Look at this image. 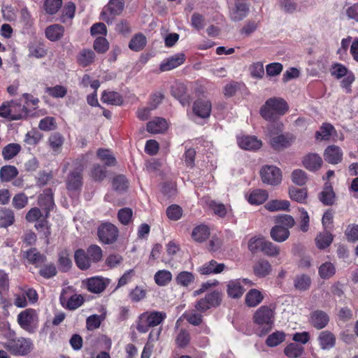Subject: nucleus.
Segmentation results:
<instances>
[{
    "instance_id": "f257e3e1",
    "label": "nucleus",
    "mask_w": 358,
    "mask_h": 358,
    "mask_svg": "<svg viewBox=\"0 0 358 358\" xmlns=\"http://www.w3.org/2000/svg\"><path fill=\"white\" fill-rule=\"evenodd\" d=\"M288 109V104L283 99L272 97L266 101L259 112L264 120L273 121L278 117L285 115Z\"/></svg>"
},
{
    "instance_id": "f03ea898",
    "label": "nucleus",
    "mask_w": 358,
    "mask_h": 358,
    "mask_svg": "<svg viewBox=\"0 0 358 358\" xmlns=\"http://www.w3.org/2000/svg\"><path fill=\"white\" fill-rule=\"evenodd\" d=\"M269 143L271 146L275 150H283L292 145L294 137L290 134H284L278 135L275 131L281 130V126L275 128V124H271L268 128Z\"/></svg>"
},
{
    "instance_id": "7ed1b4c3",
    "label": "nucleus",
    "mask_w": 358,
    "mask_h": 358,
    "mask_svg": "<svg viewBox=\"0 0 358 358\" xmlns=\"http://www.w3.org/2000/svg\"><path fill=\"white\" fill-rule=\"evenodd\" d=\"M3 346L13 355L24 356L31 351L33 344L30 339L20 337L8 339Z\"/></svg>"
},
{
    "instance_id": "20e7f679",
    "label": "nucleus",
    "mask_w": 358,
    "mask_h": 358,
    "mask_svg": "<svg viewBox=\"0 0 358 358\" xmlns=\"http://www.w3.org/2000/svg\"><path fill=\"white\" fill-rule=\"evenodd\" d=\"M166 317L164 312L152 311L144 313L139 317L137 330L141 333H146L150 327L161 324Z\"/></svg>"
},
{
    "instance_id": "39448f33",
    "label": "nucleus",
    "mask_w": 358,
    "mask_h": 358,
    "mask_svg": "<svg viewBox=\"0 0 358 358\" xmlns=\"http://www.w3.org/2000/svg\"><path fill=\"white\" fill-rule=\"evenodd\" d=\"M17 322L22 329L29 333H33L38 327V313L34 309H25L18 314Z\"/></svg>"
},
{
    "instance_id": "423d86ee",
    "label": "nucleus",
    "mask_w": 358,
    "mask_h": 358,
    "mask_svg": "<svg viewBox=\"0 0 358 358\" xmlns=\"http://www.w3.org/2000/svg\"><path fill=\"white\" fill-rule=\"evenodd\" d=\"M273 318V310L267 307H260L254 315V321L263 329V334H266L271 329Z\"/></svg>"
},
{
    "instance_id": "0eeeda50",
    "label": "nucleus",
    "mask_w": 358,
    "mask_h": 358,
    "mask_svg": "<svg viewBox=\"0 0 358 358\" xmlns=\"http://www.w3.org/2000/svg\"><path fill=\"white\" fill-rule=\"evenodd\" d=\"M97 234L101 242L105 244H111L117 241L119 231L113 224L104 222L98 227Z\"/></svg>"
},
{
    "instance_id": "6e6552de",
    "label": "nucleus",
    "mask_w": 358,
    "mask_h": 358,
    "mask_svg": "<svg viewBox=\"0 0 358 358\" xmlns=\"http://www.w3.org/2000/svg\"><path fill=\"white\" fill-rule=\"evenodd\" d=\"M124 4L123 0H110L101 11V19L108 24H112L115 17L123 10Z\"/></svg>"
},
{
    "instance_id": "1a4fd4ad",
    "label": "nucleus",
    "mask_w": 358,
    "mask_h": 358,
    "mask_svg": "<svg viewBox=\"0 0 358 358\" xmlns=\"http://www.w3.org/2000/svg\"><path fill=\"white\" fill-rule=\"evenodd\" d=\"M260 176L262 182L270 185H278L282 180L280 169L273 165L264 166L261 169Z\"/></svg>"
},
{
    "instance_id": "9d476101",
    "label": "nucleus",
    "mask_w": 358,
    "mask_h": 358,
    "mask_svg": "<svg viewBox=\"0 0 358 358\" xmlns=\"http://www.w3.org/2000/svg\"><path fill=\"white\" fill-rule=\"evenodd\" d=\"M185 60V55L182 52L177 53L162 61L159 66L161 71H168L182 65Z\"/></svg>"
},
{
    "instance_id": "9b49d317",
    "label": "nucleus",
    "mask_w": 358,
    "mask_h": 358,
    "mask_svg": "<svg viewBox=\"0 0 358 358\" xmlns=\"http://www.w3.org/2000/svg\"><path fill=\"white\" fill-rule=\"evenodd\" d=\"M211 108V102L207 99H198L193 105L194 113L203 119L210 116Z\"/></svg>"
},
{
    "instance_id": "f8f14e48",
    "label": "nucleus",
    "mask_w": 358,
    "mask_h": 358,
    "mask_svg": "<svg viewBox=\"0 0 358 358\" xmlns=\"http://www.w3.org/2000/svg\"><path fill=\"white\" fill-rule=\"evenodd\" d=\"M239 147L244 150H255L259 149L262 143L255 136H243L238 138Z\"/></svg>"
},
{
    "instance_id": "ddd939ff",
    "label": "nucleus",
    "mask_w": 358,
    "mask_h": 358,
    "mask_svg": "<svg viewBox=\"0 0 358 358\" xmlns=\"http://www.w3.org/2000/svg\"><path fill=\"white\" fill-rule=\"evenodd\" d=\"M242 282H248L247 279L231 280L227 284V294L229 296L234 299H238L242 296L244 293V288Z\"/></svg>"
},
{
    "instance_id": "4468645a",
    "label": "nucleus",
    "mask_w": 358,
    "mask_h": 358,
    "mask_svg": "<svg viewBox=\"0 0 358 358\" xmlns=\"http://www.w3.org/2000/svg\"><path fill=\"white\" fill-rule=\"evenodd\" d=\"M108 280L102 277H93L87 280V289L93 293H101L106 287Z\"/></svg>"
},
{
    "instance_id": "2eb2a0df",
    "label": "nucleus",
    "mask_w": 358,
    "mask_h": 358,
    "mask_svg": "<svg viewBox=\"0 0 358 358\" xmlns=\"http://www.w3.org/2000/svg\"><path fill=\"white\" fill-rule=\"evenodd\" d=\"M248 13V7L243 1L236 3L235 6L230 9V18L235 22L241 21L245 18Z\"/></svg>"
},
{
    "instance_id": "dca6fc26",
    "label": "nucleus",
    "mask_w": 358,
    "mask_h": 358,
    "mask_svg": "<svg viewBox=\"0 0 358 358\" xmlns=\"http://www.w3.org/2000/svg\"><path fill=\"white\" fill-rule=\"evenodd\" d=\"M324 157L327 162L336 164L341 161L343 152L339 147L329 145L325 150Z\"/></svg>"
},
{
    "instance_id": "f3484780",
    "label": "nucleus",
    "mask_w": 358,
    "mask_h": 358,
    "mask_svg": "<svg viewBox=\"0 0 358 358\" xmlns=\"http://www.w3.org/2000/svg\"><path fill=\"white\" fill-rule=\"evenodd\" d=\"M167 121L163 117H155L147 124V131L152 134L164 132L168 129Z\"/></svg>"
},
{
    "instance_id": "a211bd4d",
    "label": "nucleus",
    "mask_w": 358,
    "mask_h": 358,
    "mask_svg": "<svg viewBox=\"0 0 358 358\" xmlns=\"http://www.w3.org/2000/svg\"><path fill=\"white\" fill-rule=\"evenodd\" d=\"M23 258L29 264L41 266L45 261V257L38 252L36 249L31 248L23 253Z\"/></svg>"
},
{
    "instance_id": "6ab92c4d",
    "label": "nucleus",
    "mask_w": 358,
    "mask_h": 358,
    "mask_svg": "<svg viewBox=\"0 0 358 358\" xmlns=\"http://www.w3.org/2000/svg\"><path fill=\"white\" fill-rule=\"evenodd\" d=\"M83 168L79 169L78 171L71 172L66 180L67 189L69 191H78L82 186V176L81 171Z\"/></svg>"
},
{
    "instance_id": "aec40b11",
    "label": "nucleus",
    "mask_w": 358,
    "mask_h": 358,
    "mask_svg": "<svg viewBox=\"0 0 358 358\" xmlns=\"http://www.w3.org/2000/svg\"><path fill=\"white\" fill-rule=\"evenodd\" d=\"M329 320L327 314L322 310L313 312L310 317L311 324L317 329H323Z\"/></svg>"
},
{
    "instance_id": "412c9836",
    "label": "nucleus",
    "mask_w": 358,
    "mask_h": 358,
    "mask_svg": "<svg viewBox=\"0 0 358 358\" xmlns=\"http://www.w3.org/2000/svg\"><path fill=\"white\" fill-rule=\"evenodd\" d=\"M318 342L322 350H329L332 348L336 343L335 336L329 331H323L320 333Z\"/></svg>"
},
{
    "instance_id": "4be33fe9",
    "label": "nucleus",
    "mask_w": 358,
    "mask_h": 358,
    "mask_svg": "<svg viewBox=\"0 0 358 358\" xmlns=\"http://www.w3.org/2000/svg\"><path fill=\"white\" fill-rule=\"evenodd\" d=\"M224 267V264H218L217 262L211 260L199 267L198 271L202 275L217 274L221 273Z\"/></svg>"
},
{
    "instance_id": "5701e85b",
    "label": "nucleus",
    "mask_w": 358,
    "mask_h": 358,
    "mask_svg": "<svg viewBox=\"0 0 358 358\" xmlns=\"http://www.w3.org/2000/svg\"><path fill=\"white\" fill-rule=\"evenodd\" d=\"M268 198L266 190L257 189L251 191L247 195V199L250 204L259 205L263 203Z\"/></svg>"
},
{
    "instance_id": "b1692460",
    "label": "nucleus",
    "mask_w": 358,
    "mask_h": 358,
    "mask_svg": "<svg viewBox=\"0 0 358 358\" xmlns=\"http://www.w3.org/2000/svg\"><path fill=\"white\" fill-rule=\"evenodd\" d=\"M210 236V229L205 224H200L195 227L192 232V238L198 243L206 241Z\"/></svg>"
},
{
    "instance_id": "393cba45",
    "label": "nucleus",
    "mask_w": 358,
    "mask_h": 358,
    "mask_svg": "<svg viewBox=\"0 0 358 358\" xmlns=\"http://www.w3.org/2000/svg\"><path fill=\"white\" fill-rule=\"evenodd\" d=\"M27 115V110L24 106L15 101L10 102V120H17Z\"/></svg>"
},
{
    "instance_id": "a878e982",
    "label": "nucleus",
    "mask_w": 358,
    "mask_h": 358,
    "mask_svg": "<svg viewBox=\"0 0 358 358\" xmlns=\"http://www.w3.org/2000/svg\"><path fill=\"white\" fill-rule=\"evenodd\" d=\"M322 164V158L317 154H308L303 160V166L310 171L319 169Z\"/></svg>"
},
{
    "instance_id": "bb28decb",
    "label": "nucleus",
    "mask_w": 358,
    "mask_h": 358,
    "mask_svg": "<svg viewBox=\"0 0 358 358\" xmlns=\"http://www.w3.org/2000/svg\"><path fill=\"white\" fill-rule=\"evenodd\" d=\"M75 262L78 267L82 270H85L91 266L92 262L90 261L87 252L82 249L77 250L74 255Z\"/></svg>"
},
{
    "instance_id": "cd10ccee",
    "label": "nucleus",
    "mask_w": 358,
    "mask_h": 358,
    "mask_svg": "<svg viewBox=\"0 0 358 358\" xmlns=\"http://www.w3.org/2000/svg\"><path fill=\"white\" fill-rule=\"evenodd\" d=\"M147 44V38L144 34L138 33L135 34L131 39L129 43L130 50L139 52L142 50Z\"/></svg>"
},
{
    "instance_id": "c85d7f7f",
    "label": "nucleus",
    "mask_w": 358,
    "mask_h": 358,
    "mask_svg": "<svg viewBox=\"0 0 358 358\" xmlns=\"http://www.w3.org/2000/svg\"><path fill=\"white\" fill-rule=\"evenodd\" d=\"M289 236V231L281 226L275 225L271 230V238L277 242H283L288 238Z\"/></svg>"
},
{
    "instance_id": "c756f323",
    "label": "nucleus",
    "mask_w": 358,
    "mask_h": 358,
    "mask_svg": "<svg viewBox=\"0 0 358 358\" xmlns=\"http://www.w3.org/2000/svg\"><path fill=\"white\" fill-rule=\"evenodd\" d=\"M38 205L45 210L46 213H48L49 210L53 207L54 201L50 189L45 190L43 194L40 195Z\"/></svg>"
},
{
    "instance_id": "7c9ffc66",
    "label": "nucleus",
    "mask_w": 358,
    "mask_h": 358,
    "mask_svg": "<svg viewBox=\"0 0 358 358\" xmlns=\"http://www.w3.org/2000/svg\"><path fill=\"white\" fill-rule=\"evenodd\" d=\"M245 299L248 306L255 307L262 302L263 296L260 291L252 289L246 294Z\"/></svg>"
},
{
    "instance_id": "2f4dec72",
    "label": "nucleus",
    "mask_w": 358,
    "mask_h": 358,
    "mask_svg": "<svg viewBox=\"0 0 358 358\" xmlns=\"http://www.w3.org/2000/svg\"><path fill=\"white\" fill-rule=\"evenodd\" d=\"M95 59V54L92 50H82L78 57L77 61L80 66H87L91 64Z\"/></svg>"
},
{
    "instance_id": "473e14b6",
    "label": "nucleus",
    "mask_w": 358,
    "mask_h": 358,
    "mask_svg": "<svg viewBox=\"0 0 358 358\" xmlns=\"http://www.w3.org/2000/svg\"><path fill=\"white\" fill-rule=\"evenodd\" d=\"M271 271V265L267 260L260 259L254 266V272L258 277H265Z\"/></svg>"
},
{
    "instance_id": "72a5a7b5",
    "label": "nucleus",
    "mask_w": 358,
    "mask_h": 358,
    "mask_svg": "<svg viewBox=\"0 0 358 358\" xmlns=\"http://www.w3.org/2000/svg\"><path fill=\"white\" fill-rule=\"evenodd\" d=\"M333 236L329 231L320 233L315 238L316 245L319 249H324L330 245Z\"/></svg>"
},
{
    "instance_id": "f704fd0d",
    "label": "nucleus",
    "mask_w": 358,
    "mask_h": 358,
    "mask_svg": "<svg viewBox=\"0 0 358 358\" xmlns=\"http://www.w3.org/2000/svg\"><path fill=\"white\" fill-rule=\"evenodd\" d=\"M63 34L64 28L59 24L50 25L45 30L46 37L52 41L59 40L63 36Z\"/></svg>"
},
{
    "instance_id": "c9c22d12",
    "label": "nucleus",
    "mask_w": 358,
    "mask_h": 358,
    "mask_svg": "<svg viewBox=\"0 0 358 358\" xmlns=\"http://www.w3.org/2000/svg\"><path fill=\"white\" fill-rule=\"evenodd\" d=\"M304 351L302 345L296 343H291L284 349V353L289 358H296L300 357Z\"/></svg>"
},
{
    "instance_id": "e433bc0d",
    "label": "nucleus",
    "mask_w": 358,
    "mask_h": 358,
    "mask_svg": "<svg viewBox=\"0 0 358 358\" xmlns=\"http://www.w3.org/2000/svg\"><path fill=\"white\" fill-rule=\"evenodd\" d=\"M289 202L287 200H271L268 201L265 208L269 211L289 210Z\"/></svg>"
},
{
    "instance_id": "4c0bfd02",
    "label": "nucleus",
    "mask_w": 358,
    "mask_h": 358,
    "mask_svg": "<svg viewBox=\"0 0 358 358\" xmlns=\"http://www.w3.org/2000/svg\"><path fill=\"white\" fill-rule=\"evenodd\" d=\"M101 101L108 104L119 106L122 103V98L116 92H103Z\"/></svg>"
},
{
    "instance_id": "58836bf2",
    "label": "nucleus",
    "mask_w": 358,
    "mask_h": 358,
    "mask_svg": "<svg viewBox=\"0 0 358 358\" xmlns=\"http://www.w3.org/2000/svg\"><path fill=\"white\" fill-rule=\"evenodd\" d=\"M334 132H335V129L331 124L324 123L320 128V130L316 132L315 137L317 140L327 141L330 138Z\"/></svg>"
},
{
    "instance_id": "ea45409f",
    "label": "nucleus",
    "mask_w": 358,
    "mask_h": 358,
    "mask_svg": "<svg viewBox=\"0 0 358 358\" xmlns=\"http://www.w3.org/2000/svg\"><path fill=\"white\" fill-rule=\"evenodd\" d=\"M64 142V136L58 132L52 134L48 138V143L50 148L53 150L54 152H56L60 151Z\"/></svg>"
},
{
    "instance_id": "a19ab883",
    "label": "nucleus",
    "mask_w": 358,
    "mask_h": 358,
    "mask_svg": "<svg viewBox=\"0 0 358 358\" xmlns=\"http://www.w3.org/2000/svg\"><path fill=\"white\" fill-rule=\"evenodd\" d=\"M194 280V275L192 273L189 271H181L177 275L176 278L177 284L185 287L193 283Z\"/></svg>"
},
{
    "instance_id": "79ce46f5",
    "label": "nucleus",
    "mask_w": 358,
    "mask_h": 358,
    "mask_svg": "<svg viewBox=\"0 0 358 358\" xmlns=\"http://www.w3.org/2000/svg\"><path fill=\"white\" fill-rule=\"evenodd\" d=\"M18 174L17 169L13 166H4L0 170V178L3 182H8Z\"/></svg>"
},
{
    "instance_id": "37998d69",
    "label": "nucleus",
    "mask_w": 358,
    "mask_h": 358,
    "mask_svg": "<svg viewBox=\"0 0 358 358\" xmlns=\"http://www.w3.org/2000/svg\"><path fill=\"white\" fill-rule=\"evenodd\" d=\"M334 196L331 186L326 183L324 189L320 193V200L325 205H331L334 203Z\"/></svg>"
},
{
    "instance_id": "c03bdc74",
    "label": "nucleus",
    "mask_w": 358,
    "mask_h": 358,
    "mask_svg": "<svg viewBox=\"0 0 358 358\" xmlns=\"http://www.w3.org/2000/svg\"><path fill=\"white\" fill-rule=\"evenodd\" d=\"M87 253L90 261L92 263H97L102 259L103 252L101 248L96 245H91L87 249Z\"/></svg>"
},
{
    "instance_id": "a18cd8bd",
    "label": "nucleus",
    "mask_w": 358,
    "mask_h": 358,
    "mask_svg": "<svg viewBox=\"0 0 358 358\" xmlns=\"http://www.w3.org/2000/svg\"><path fill=\"white\" fill-rule=\"evenodd\" d=\"M21 150V146L17 143H10L5 146L2 150L4 159L8 160L15 157Z\"/></svg>"
},
{
    "instance_id": "49530a36",
    "label": "nucleus",
    "mask_w": 358,
    "mask_h": 358,
    "mask_svg": "<svg viewBox=\"0 0 358 358\" xmlns=\"http://www.w3.org/2000/svg\"><path fill=\"white\" fill-rule=\"evenodd\" d=\"M15 220L14 213L11 210L3 209L0 210V227H7L13 224Z\"/></svg>"
},
{
    "instance_id": "de8ad7c7",
    "label": "nucleus",
    "mask_w": 358,
    "mask_h": 358,
    "mask_svg": "<svg viewBox=\"0 0 358 358\" xmlns=\"http://www.w3.org/2000/svg\"><path fill=\"white\" fill-rule=\"evenodd\" d=\"M311 283V280L309 276L302 274L297 275L294 280V287L300 291L308 289Z\"/></svg>"
},
{
    "instance_id": "09e8293b",
    "label": "nucleus",
    "mask_w": 358,
    "mask_h": 358,
    "mask_svg": "<svg viewBox=\"0 0 358 358\" xmlns=\"http://www.w3.org/2000/svg\"><path fill=\"white\" fill-rule=\"evenodd\" d=\"M155 281L159 286L166 285L172 279V274L169 271L160 270L155 275Z\"/></svg>"
},
{
    "instance_id": "8fccbe9b",
    "label": "nucleus",
    "mask_w": 358,
    "mask_h": 358,
    "mask_svg": "<svg viewBox=\"0 0 358 358\" xmlns=\"http://www.w3.org/2000/svg\"><path fill=\"white\" fill-rule=\"evenodd\" d=\"M289 194L292 200L299 203H304L307 198V191L305 189L291 187L289 191Z\"/></svg>"
},
{
    "instance_id": "3c124183",
    "label": "nucleus",
    "mask_w": 358,
    "mask_h": 358,
    "mask_svg": "<svg viewBox=\"0 0 358 358\" xmlns=\"http://www.w3.org/2000/svg\"><path fill=\"white\" fill-rule=\"evenodd\" d=\"M336 269L331 262L322 264L318 269L319 275L322 278L328 279L332 277L335 273Z\"/></svg>"
},
{
    "instance_id": "603ef678",
    "label": "nucleus",
    "mask_w": 358,
    "mask_h": 358,
    "mask_svg": "<svg viewBox=\"0 0 358 358\" xmlns=\"http://www.w3.org/2000/svg\"><path fill=\"white\" fill-rule=\"evenodd\" d=\"M97 156L106 166H113L115 164V159L109 150H98Z\"/></svg>"
},
{
    "instance_id": "864d4df0",
    "label": "nucleus",
    "mask_w": 358,
    "mask_h": 358,
    "mask_svg": "<svg viewBox=\"0 0 358 358\" xmlns=\"http://www.w3.org/2000/svg\"><path fill=\"white\" fill-rule=\"evenodd\" d=\"M285 334L282 331H275L269 335L266 341V343L269 347H275L278 345L285 341Z\"/></svg>"
},
{
    "instance_id": "5fc2aeb1",
    "label": "nucleus",
    "mask_w": 358,
    "mask_h": 358,
    "mask_svg": "<svg viewBox=\"0 0 358 358\" xmlns=\"http://www.w3.org/2000/svg\"><path fill=\"white\" fill-rule=\"evenodd\" d=\"M46 55V51L44 50L42 45L34 42L29 45V55L36 58H42Z\"/></svg>"
},
{
    "instance_id": "6e6d98bb",
    "label": "nucleus",
    "mask_w": 358,
    "mask_h": 358,
    "mask_svg": "<svg viewBox=\"0 0 358 358\" xmlns=\"http://www.w3.org/2000/svg\"><path fill=\"white\" fill-rule=\"evenodd\" d=\"M265 239L262 237H252L248 244V250L252 252H256L257 251H262Z\"/></svg>"
},
{
    "instance_id": "4d7b16f0",
    "label": "nucleus",
    "mask_w": 358,
    "mask_h": 358,
    "mask_svg": "<svg viewBox=\"0 0 358 358\" xmlns=\"http://www.w3.org/2000/svg\"><path fill=\"white\" fill-rule=\"evenodd\" d=\"M113 187L115 191L123 192L128 187V182L126 178L122 175H118L113 179Z\"/></svg>"
},
{
    "instance_id": "13d9d810",
    "label": "nucleus",
    "mask_w": 358,
    "mask_h": 358,
    "mask_svg": "<svg viewBox=\"0 0 358 358\" xmlns=\"http://www.w3.org/2000/svg\"><path fill=\"white\" fill-rule=\"evenodd\" d=\"M307 175L301 169H296L292 173V180L297 185L302 186L307 182Z\"/></svg>"
},
{
    "instance_id": "bf43d9fd",
    "label": "nucleus",
    "mask_w": 358,
    "mask_h": 358,
    "mask_svg": "<svg viewBox=\"0 0 358 358\" xmlns=\"http://www.w3.org/2000/svg\"><path fill=\"white\" fill-rule=\"evenodd\" d=\"M262 252L267 256L276 257L280 253V248L273 243L265 240Z\"/></svg>"
},
{
    "instance_id": "052dcab7",
    "label": "nucleus",
    "mask_w": 358,
    "mask_h": 358,
    "mask_svg": "<svg viewBox=\"0 0 358 358\" xmlns=\"http://www.w3.org/2000/svg\"><path fill=\"white\" fill-rule=\"evenodd\" d=\"M206 24V19L203 15L200 13H194L191 17V25L197 30L204 28Z\"/></svg>"
},
{
    "instance_id": "680f3d73",
    "label": "nucleus",
    "mask_w": 358,
    "mask_h": 358,
    "mask_svg": "<svg viewBox=\"0 0 358 358\" xmlns=\"http://www.w3.org/2000/svg\"><path fill=\"white\" fill-rule=\"evenodd\" d=\"M299 229L303 232L308 231L309 229L310 218L308 212L304 208H299Z\"/></svg>"
},
{
    "instance_id": "e2e57ef3",
    "label": "nucleus",
    "mask_w": 358,
    "mask_h": 358,
    "mask_svg": "<svg viewBox=\"0 0 358 358\" xmlns=\"http://www.w3.org/2000/svg\"><path fill=\"white\" fill-rule=\"evenodd\" d=\"M132 215V210L129 208H122L117 213L119 221L124 225L128 224L131 221Z\"/></svg>"
},
{
    "instance_id": "0e129e2a",
    "label": "nucleus",
    "mask_w": 358,
    "mask_h": 358,
    "mask_svg": "<svg viewBox=\"0 0 358 358\" xmlns=\"http://www.w3.org/2000/svg\"><path fill=\"white\" fill-rule=\"evenodd\" d=\"M62 4V0H46L44 4L45 11L52 15L58 11Z\"/></svg>"
},
{
    "instance_id": "69168bd1",
    "label": "nucleus",
    "mask_w": 358,
    "mask_h": 358,
    "mask_svg": "<svg viewBox=\"0 0 358 358\" xmlns=\"http://www.w3.org/2000/svg\"><path fill=\"white\" fill-rule=\"evenodd\" d=\"M94 49L99 53L106 52L109 48V43L104 37H97L94 42Z\"/></svg>"
},
{
    "instance_id": "338daca9",
    "label": "nucleus",
    "mask_w": 358,
    "mask_h": 358,
    "mask_svg": "<svg viewBox=\"0 0 358 358\" xmlns=\"http://www.w3.org/2000/svg\"><path fill=\"white\" fill-rule=\"evenodd\" d=\"M45 92L55 98H62L67 92L66 87L62 85H56L52 87H47Z\"/></svg>"
},
{
    "instance_id": "774afa93",
    "label": "nucleus",
    "mask_w": 358,
    "mask_h": 358,
    "mask_svg": "<svg viewBox=\"0 0 358 358\" xmlns=\"http://www.w3.org/2000/svg\"><path fill=\"white\" fill-rule=\"evenodd\" d=\"M208 205L214 213L221 217H224L227 213V209L222 203H217L215 201H210Z\"/></svg>"
}]
</instances>
